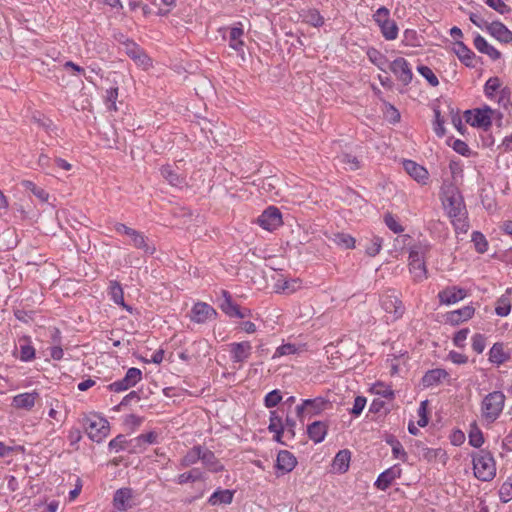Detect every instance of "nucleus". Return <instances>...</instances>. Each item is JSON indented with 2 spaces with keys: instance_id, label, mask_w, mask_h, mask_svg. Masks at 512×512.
<instances>
[{
  "instance_id": "obj_32",
  "label": "nucleus",
  "mask_w": 512,
  "mask_h": 512,
  "mask_svg": "<svg viewBox=\"0 0 512 512\" xmlns=\"http://www.w3.org/2000/svg\"><path fill=\"white\" fill-rule=\"evenodd\" d=\"M510 359V354L504 350V344L497 342L489 351V361L500 365Z\"/></svg>"
},
{
  "instance_id": "obj_13",
  "label": "nucleus",
  "mask_w": 512,
  "mask_h": 512,
  "mask_svg": "<svg viewBox=\"0 0 512 512\" xmlns=\"http://www.w3.org/2000/svg\"><path fill=\"white\" fill-rule=\"evenodd\" d=\"M381 306L393 319L400 318L404 313V306L397 296L393 294H384L381 296Z\"/></svg>"
},
{
  "instance_id": "obj_42",
  "label": "nucleus",
  "mask_w": 512,
  "mask_h": 512,
  "mask_svg": "<svg viewBox=\"0 0 512 512\" xmlns=\"http://www.w3.org/2000/svg\"><path fill=\"white\" fill-rule=\"evenodd\" d=\"M469 443L475 448H480L484 443L483 433L475 423L471 425L469 431Z\"/></svg>"
},
{
  "instance_id": "obj_31",
  "label": "nucleus",
  "mask_w": 512,
  "mask_h": 512,
  "mask_svg": "<svg viewBox=\"0 0 512 512\" xmlns=\"http://www.w3.org/2000/svg\"><path fill=\"white\" fill-rule=\"evenodd\" d=\"M512 288H507L505 294L499 297L495 303V313L500 317H506L511 312V300L509 295Z\"/></svg>"
},
{
  "instance_id": "obj_35",
  "label": "nucleus",
  "mask_w": 512,
  "mask_h": 512,
  "mask_svg": "<svg viewBox=\"0 0 512 512\" xmlns=\"http://www.w3.org/2000/svg\"><path fill=\"white\" fill-rule=\"evenodd\" d=\"M454 52L466 66H473L475 54L461 41H457L454 45Z\"/></svg>"
},
{
  "instance_id": "obj_40",
  "label": "nucleus",
  "mask_w": 512,
  "mask_h": 512,
  "mask_svg": "<svg viewBox=\"0 0 512 512\" xmlns=\"http://www.w3.org/2000/svg\"><path fill=\"white\" fill-rule=\"evenodd\" d=\"M243 30L238 27H232L229 29V46L236 50L242 51V47L244 45L242 41Z\"/></svg>"
},
{
  "instance_id": "obj_49",
  "label": "nucleus",
  "mask_w": 512,
  "mask_h": 512,
  "mask_svg": "<svg viewBox=\"0 0 512 512\" xmlns=\"http://www.w3.org/2000/svg\"><path fill=\"white\" fill-rule=\"evenodd\" d=\"M417 71L428 81L431 86L436 87L439 85L437 76L428 66L419 65L417 67Z\"/></svg>"
},
{
  "instance_id": "obj_25",
  "label": "nucleus",
  "mask_w": 512,
  "mask_h": 512,
  "mask_svg": "<svg viewBox=\"0 0 512 512\" xmlns=\"http://www.w3.org/2000/svg\"><path fill=\"white\" fill-rule=\"evenodd\" d=\"M109 295L115 304L121 305L129 313L133 312V308L124 302V292L118 281H110Z\"/></svg>"
},
{
  "instance_id": "obj_48",
  "label": "nucleus",
  "mask_w": 512,
  "mask_h": 512,
  "mask_svg": "<svg viewBox=\"0 0 512 512\" xmlns=\"http://www.w3.org/2000/svg\"><path fill=\"white\" fill-rule=\"evenodd\" d=\"M501 82L498 77H491L489 78L484 86L485 95L492 99L495 97L496 91L500 88Z\"/></svg>"
},
{
  "instance_id": "obj_55",
  "label": "nucleus",
  "mask_w": 512,
  "mask_h": 512,
  "mask_svg": "<svg viewBox=\"0 0 512 512\" xmlns=\"http://www.w3.org/2000/svg\"><path fill=\"white\" fill-rule=\"evenodd\" d=\"M296 351H297V348L295 345L290 344V343L284 344V345H281L276 348L275 352L272 355V358L285 356V355H291V354L296 353Z\"/></svg>"
},
{
  "instance_id": "obj_12",
  "label": "nucleus",
  "mask_w": 512,
  "mask_h": 512,
  "mask_svg": "<svg viewBox=\"0 0 512 512\" xmlns=\"http://www.w3.org/2000/svg\"><path fill=\"white\" fill-rule=\"evenodd\" d=\"M126 54L135 62V64L144 70L151 67V59L134 42H126Z\"/></svg>"
},
{
  "instance_id": "obj_58",
  "label": "nucleus",
  "mask_w": 512,
  "mask_h": 512,
  "mask_svg": "<svg viewBox=\"0 0 512 512\" xmlns=\"http://www.w3.org/2000/svg\"><path fill=\"white\" fill-rule=\"evenodd\" d=\"M406 46H417V32L413 29H406L403 33V41Z\"/></svg>"
},
{
  "instance_id": "obj_39",
  "label": "nucleus",
  "mask_w": 512,
  "mask_h": 512,
  "mask_svg": "<svg viewBox=\"0 0 512 512\" xmlns=\"http://www.w3.org/2000/svg\"><path fill=\"white\" fill-rule=\"evenodd\" d=\"M161 175L171 184L172 186H179L184 182L183 177L177 174L176 170L166 165L161 168Z\"/></svg>"
},
{
  "instance_id": "obj_10",
  "label": "nucleus",
  "mask_w": 512,
  "mask_h": 512,
  "mask_svg": "<svg viewBox=\"0 0 512 512\" xmlns=\"http://www.w3.org/2000/svg\"><path fill=\"white\" fill-rule=\"evenodd\" d=\"M142 378L140 369L132 367L128 369L123 379L115 381L107 386V388L114 392H122L135 386Z\"/></svg>"
},
{
  "instance_id": "obj_21",
  "label": "nucleus",
  "mask_w": 512,
  "mask_h": 512,
  "mask_svg": "<svg viewBox=\"0 0 512 512\" xmlns=\"http://www.w3.org/2000/svg\"><path fill=\"white\" fill-rule=\"evenodd\" d=\"M475 313V309L472 306H465L461 309H457L451 312H448L446 315V320L451 325H459L460 323L467 321L473 317Z\"/></svg>"
},
{
  "instance_id": "obj_3",
  "label": "nucleus",
  "mask_w": 512,
  "mask_h": 512,
  "mask_svg": "<svg viewBox=\"0 0 512 512\" xmlns=\"http://www.w3.org/2000/svg\"><path fill=\"white\" fill-rule=\"evenodd\" d=\"M473 471L481 481H491L496 476L495 460L489 451L480 450L473 455Z\"/></svg>"
},
{
  "instance_id": "obj_34",
  "label": "nucleus",
  "mask_w": 512,
  "mask_h": 512,
  "mask_svg": "<svg viewBox=\"0 0 512 512\" xmlns=\"http://www.w3.org/2000/svg\"><path fill=\"white\" fill-rule=\"evenodd\" d=\"M351 453L349 450H340L334 457L332 467L339 473H344L349 468Z\"/></svg>"
},
{
  "instance_id": "obj_41",
  "label": "nucleus",
  "mask_w": 512,
  "mask_h": 512,
  "mask_svg": "<svg viewBox=\"0 0 512 512\" xmlns=\"http://www.w3.org/2000/svg\"><path fill=\"white\" fill-rule=\"evenodd\" d=\"M381 33L386 40H395L398 36V26L394 20L386 21L379 26Z\"/></svg>"
},
{
  "instance_id": "obj_7",
  "label": "nucleus",
  "mask_w": 512,
  "mask_h": 512,
  "mask_svg": "<svg viewBox=\"0 0 512 512\" xmlns=\"http://www.w3.org/2000/svg\"><path fill=\"white\" fill-rule=\"evenodd\" d=\"M330 402L323 397L314 399H305L300 405L296 406V415L302 421L305 414L317 415L326 410Z\"/></svg>"
},
{
  "instance_id": "obj_20",
  "label": "nucleus",
  "mask_w": 512,
  "mask_h": 512,
  "mask_svg": "<svg viewBox=\"0 0 512 512\" xmlns=\"http://www.w3.org/2000/svg\"><path fill=\"white\" fill-rule=\"evenodd\" d=\"M297 464L296 457L287 450L279 451L276 459V468L284 473L291 472Z\"/></svg>"
},
{
  "instance_id": "obj_28",
  "label": "nucleus",
  "mask_w": 512,
  "mask_h": 512,
  "mask_svg": "<svg viewBox=\"0 0 512 512\" xmlns=\"http://www.w3.org/2000/svg\"><path fill=\"white\" fill-rule=\"evenodd\" d=\"M268 429L270 432L274 433L273 439L275 441L284 444V442L281 441V437L284 434V424L282 417L278 415L277 411L270 412V423Z\"/></svg>"
},
{
  "instance_id": "obj_53",
  "label": "nucleus",
  "mask_w": 512,
  "mask_h": 512,
  "mask_svg": "<svg viewBox=\"0 0 512 512\" xmlns=\"http://www.w3.org/2000/svg\"><path fill=\"white\" fill-rule=\"evenodd\" d=\"M499 498L503 503H507L512 499V482H504L499 489Z\"/></svg>"
},
{
  "instance_id": "obj_47",
  "label": "nucleus",
  "mask_w": 512,
  "mask_h": 512,
  "mask_svg": "<svg viewBox=\"0 0 512 512\" xmlns=\"http://www.w3.org/2000/svg\"><path fill=\"white\" fill-rule=\"evenodd\" d=\"M387 443L391 445L392 453L395 458H399L402 461H406L407 453L404 450L402 444L397 439H395L394 437H391V438L387 439Z\"/></svg>"
},
{
  "instance_id": "obj_38",
  "label": "nucleus",
  "mask_w": 512,
  "mask_h": 512,
  "mask_svg": "<svg viewBox=\"0 0 512 512\" xmlns=\"http://www.w3.org/2000/svg\"><path fill=\"white\" fill-rule=\"evenodd\" d=\"M331 242L344 249H352L355 247V239L346 233H334L330 237Z\"/></svg>"
},
{
  "instance_id": "obj_61",
  "label": "nucleus",
  "mask_w": 512,
  "mask_h": 512,
  "mask_svg": "<svg viewBox=\"0 0 512 512\" xmlns=\"http://www.w3.org/2000/svg\"><path fill=\"white\" fill-rule=\"evenodd\" d=\"M365 405H366V398L363 396H357L354 400L353 407L350 411L351 414H353L354 416H359L362 413Z\"/></svg>"
},
{
  "instance_id": "obj_52",
  "label": "nucleus",
  "mask_w": 512,
  "mask_h": 512,
  "mask_svg": "<svg viewBox=\"0 0 512 512\" xmlns=\"http://www.w3.org/2000/svg\"><path fill=\"white\" fill-rule=\"evenodd\" d=\"M338 160L341 163L348 165L350 170H357L360 168L359 160L357 159L356 156H353L351 154H342L338 156Z\"/></svg>"
},
{
  "instance_id": "obj_26",
  "label": "nucleus",
  "mask_w": 512,
  "mask_h": 512,
  "mask_svg": "<svg viewBox=\"0 0 512 512\" xmlns=\"http://www.w3.org/2000/svg\"><path fill=\"white\" fill-rule=\"evenodd\" d=\"M232 358L235 362H242L246 360L252 351V346L249 342L232 343L230 345Z\"/></svg>"
},
{
  "instance_id": "obj_11",
  "label": "nucleus",
  "mask_w": 512,
  "mask_h": 512,
  "mask_svg": "<svg viewBox=\"0 0 512 512\" xmlns=\"http://www.w3.org/2000/svg\"><path fill=\"white\" fill-rule=\"evenodd\" d=\"M389 69L403 84L408 85L413 79V73L408 61L403 57H398L389 64Z\"/></svg>"
},
{
  "instance_id": "obj_30",
  "label": "nucleus",
  "mask_w": 512,
  "mask_h": 512,
  "mask_svg": "<svg viewBox=\"0 0 512 512\" xmlns=\"http://www.w3.org/2000/svg\"><path fill=\"white\" fill-rule=\"evenodd\" d=\"M201 461L209 471L219 472L223 470V465L216 458L215 454L204 447H202Z\"/></svg>"
},
{
  "instance_id": "obj_24",
  "label": "nucleus",
  "mask_w": 512,
  "mask_h": 512,
  "mask_svg": "<svg viewBox=\"0 0 512 512\" xmlns=\"http://www.w3.org/2000/svg\"><path fill=\"white\" fill-rule=\"evenodd\" d=\"M133 492L130 488H121L115 492L114 495V506L118 510L125 511L132 506L131 500Z\"/></svg>"
},
{
  "instance_id": "obj_62",
  "label": "nucleus",
  "mask_w": 512,
  "mask_h": 512,
  "mask_svg": "<svg viewBox=\"0 0 512 512\" xmlns=\"http://www.w3.org/2000/svg\"><path fill=\"white\" fill-rule=\"evenodd\" d=\"M35 357V349L30 345H22L20 351V359L22 361H30Z\"/></svg>"
},
{
  "instance_id": "obj_14",
  "label": "nucleus",
  "mask_w": 512,
  "mask_h": 512,
  "mask_svg": "<svg viewBox=\"0 0 512 512\" xmlns=\"http://www.w3.org/2000/svg\"><path fill=\"white\" fill-rule=\"evenodd\" d=\"M217 315L216 310L205 302H197L191 310V320L196 323H204Z\"/></svg>"
},
{
  "instance_id": "obj_45",
  "label": "nucleus",
  "mask_w": 512,
  "mask_h": 512,
  "mask_svg": "<svg viewBox=\"0 0 512 512\" xmlns=\"http://www.w3.org/2000/svg\"><path fill=\"white\" fill-rule=\"evenodd\" d=\"M384 223L394 233L399 234L404 231V227L399 223L398 219L390 212L384 214Z\"/></svg>"
},
{
  "instance_id": "obj_57",
  "label": "nucleus",
  "mask_w": 512,
  "mask_h": 512,
  "mask_svg": "<svg viewBox=\"0 0 512 512\" xmlns=\"http://www.w3.org/2000/svg\"><path fill=\"white\" fill-rule=\"evenodd\" d=\"M118 98V88H111L106 91V104L110 110H117L116 100Z\"/></svg>"
},
{
  "instance_id": "obj_15",
  "label": "nucleus",
  "mask_w": 512,
  "mask_h": 512,
  "mask_svg": "<svg viewBox=\"0 0 512 512\" xmlns=\"http://www.w3.org/2000/svg\"><path fill=\"white\" fill-rule=\"evenodd\" d=\"M402 469L399 465H394L388 469H386L384 472H382L376 482L375 486L380 490H386L390 487V485L393 483V481L401 476Z\"/></svg>"
},
{
  "instance_id": "obj_46",
  "label": "nucleus",
  "mask_w": 512,
  "mask_h": 512,
  "mask_svg": "<svg viewBox=\"0 0 512 512\" xmlns=\"http://www.w3.org/2000/svg\"><path fill=\"white\" fill-rule=\"evenodd\" d=\"M472 242L474 243L475 249L478 253H485L488 249V242L485 236L478 231L472 233Z\"/></svg>"
},
{
  "instance_id": "obj_2",
  "label": "nucleus",
  "mask_w": 512,
  "mask_h": 512,
  "mask_svg": "<svg viewBox=\"0 0 512 512\" xmlns=\"http://www.w3.org/2000/svg\"><path fill=\"white\" fill-rule=\"evenodd\" d=\"M505 400L506 396L502 391H493L487 394L481 402L482 418L488 423L495 422L504 409Z\"/></svg>"
},
{
  "instance_id": "obj_18",
  "label": "nucleus",
  "mask_w": 512,
  "mask_h": 512,
  "mask_svg": "<svg viewBox=\"0 0 512 512\" xmlns=\"http://www.w3.org/2000/svg\"><path fill=\"white\" fill-rule=\"evenodd\" d=\"M222 300L219 303L220 309L230 317L244 318L245 313H243L240 308L232 302L231 295L226 290H221Z\"/></svg>"
},
{
  "instance_id": "obj_44",
  "label": "nucleus",
  "mask_w": 512,
  "mask_h": 512,
  "mask_svg": "<svg viewBox=\"0 0 512 512\" xmlns=\"http://www.w3.org/2000/svg\"><path fill=\"white\" fill-rule=\"evenodd\" d=\"M369 60L375 64L379 69L386 72L385 66L388 63L387 58L376 49H371L367 53Z\"/></svg>"
},
{
  "instance_id": "obj_16",
  "label": "nucleus",
  "mask_w": 512,
  "mask_h": 512,
  "mask_svg": "<svg viewBox=\"0 0 512 512\" xmlns=\"http://www.w3.org/2000/svg\"><path fill=\"white\" fill-rule=\"evenodd\" d=\"M487 32L503 43H509L512 41V32L501 22L493 21L486 25Z\"/></svg>"
},
{
  "instance_id": "obj_63",
  "label": "nucleus",
  "mask_w": 512,
  "mask_h": 512,
  "mask_svg": "<svg viewBox=\"0 0 512 512\" xmlns=\"http://www.w3.org/2000/svg\"><path fill=\"white\" fill-rule=\"evenodd\" d=\"M468 334H469V329L468 328H464V329H461L459 330L454 338H453V342L456 346L458 347H463L464 344H465V341L468 337Z\"/></svg>"
},
{
  "instance_id": "obj_19",
  "label": "nucleus",
  "mask_w": 512,
  "mask_h": 512,
  "mask_svg": "<svg viewBox=\"0 0 512 512\" xmlns=\"http://www.w3.org/2000/svg\"><path fill=\"white\" fill-rule=\"evenodd\" d=\"M328 424L323 421H314L307 426V434L310 440L318 444L324 441L327 432Z\"/></svg>"
},
{
  "instance_id": "obj_17",
  "label": "nucleus",
  "mask_w": 512,
  "mask_h": 512,
  "mask_svg": "<svg viewBox=\"0 0 512 512\" xmlns=\"http://www.w3.org/2000/svg\"><path fill=\"white\" fill-rule=\"evenodd\" d=\"M438 297L440 303L450 305L464 299L466 297V291L456 286L447 287L439 292Z\"/></svg>"
},
{
  "instance_id": "obj_27",
  "label": "nucleus",
  "mask_w": 512,
  "mask_h": 512,
  "mask_svg": "<svg viewBox=\"0 0 512 512\" xmlns=\"http://www.w3.org/2000/svg\"><path fill=\"white\" fill-rule=\"evenodd\" d=\"M448 377V373L444 369L436 368L429 370L422 378L424 387H432L441 383V381Z\"/></svg>"
},
{
  "instance_id": "obj_54",
  "label": "nucleus",
  "mask_w": 512,
  "mask_h": 512,
  "mask_svg": "<svg viewBox=\"0 0 512 512\" xmlns=\"http://www.w3.org/2000/svg\"><path fill=\"white\" fill-rule=\"evenodd\" d=\"M486 4L500 14H506L511 11V8L502 0H486Z\"/></svg>"
},
{
  "instance_id": "obj_36",
  "label": "nucleus",
  "mask_w": 512,
  "mask_h": 512,
  "mask_svg": "<svg viewBox=\"0 0 512 512\" xmlns=\"http://www.w3.org/2000/svg\"><path fill=\"white\" fill-rule=\"evenodd\" d=\"M233 495L234 492L229 489L217 490L210 496L208 503L212 506L230 504L233 500Z\"/></svg>"
},
{
  "instance_id": "obj_50",
  "label": "nucleus",
  "mask_w": 512,
  "mask_h": 512,
  "mask_svg": "<svg viewBox=\"0 0 512 512\" xmlns=\"http://www.w3.org/2000/svg\"><path fill=\"white\" fill-rule=\"evenodd\" d=\"M383 240L378 236H374L368 245H366L365 251L368 256H376L382 248Z\"/></svg>"
},
{
  "instance_id": "obj_29",
  "label": "nucleus",
  "mask_w": 512,
  "mask_h": 512,
  "mask_svg": "<svg viewBox=\"0 0 512 512\" xmlns=\"http://www.w3.org/2000/svg\"><path fill=\"white\" fill-rule=\"evenodd\" d=\"M474 46L479 52L488 55L492 60H498L501 57V53L490 45L481 35H477L474 38Z\"/></svg>"
},
{
  "instance_id": "obj_22",
  "label": "nucleus",
  "mask_w": 512,
  "mask_h": 512,
  "mask_svg": "<svg viewBox=\"0 0 512 512\" xmlns=\"http://www.w3.org/2000/svg\"><path fill=\"white\" fill-rule=\"evenodd\" d=\"M39 397L37 392L21 393L13 397L12 406L17 409L31 410Z\"/></svg>"
},
{
  "instance_id": "obj_4",
  "label": "nucleus",
  "mask_w": 512,
  "mask_h": 512,
  "mask_svg": "<svg viewBox=\"0 0 512 512\" xmlns=\"http://www.w3.org/2000/svg\"><path fill=\"white\" fill-rule=\"evenodd\" d=\"M429 252L427 244L414 245L409 253V270L415 281H422L427 278L425 256Z\"/></svg>"
},
{
  "instance_id": "obj_37",
  "label": "nucleus",
  "mask_w": 512,
  "mask_h": 512,
  "mask_svg": "<svg viewBox=\"0 0 512 512\" xmlns=\"http://www.w3.org/2000/svg\"><path fill=\"white\" fill-rule=\"evenodd\" d=\"M202 446L196 445L192 447L187 453L182 457L180 461V467L186 468L196 464L199 460H201Z\"/></svg>"
},
{
  "instance_id": "obj_51",
  "label": "nucleus",
  "mask_w": 512,
  "mask_h": 512,
  "mask_svg": "<svg viewBox=\"0 0 512 512\" xmlns=\"http://www.w3.org/2000/svg\"><path fill=\"white\" fill-rule=\"evenodd\" d=\"M282 400V394L280 390L276 389L269 392L264 398V404L267 408L275 407Z\"/></svg>"
},
{
  "instance_id": "obj_8",
  "label": "nucleus",
  "mask_w": 512,
  "mask_h": 512,
  "mask_svg": "<svg viewBox=\"0 0 512 512\" xmlns=\"http://www.w3.org/2000/svg\"><path fill=\"white\" fill-rule=\"evenodd\" d=\"M283 224L282 213L275 206L267 207L258 217V225L268 231L273 232Z\"/></svg>"
},
{
  "instance_id": "obj_43",
  "label": "nucleus",
  "mask_w": 512,
  "mask_h": 512,
  "mask_svg": "<svg viewBox=\"0 0 512 512\" xmlns=\"http://www.w3.org/2000/svg\"><path fill=\"white\" fill-rule=\"evenodd\" d=\"M203 479V474L199 469H192L188 472L182 473L177 477L178 484H185L188 482H196Z\"/></svg>"
},
{
  "instance_id": "obj_5",
  "label": "nucleus",
  "mask_w": 512,
  "mask_h": 512,
  "mask_svg": "<svg viewBox=\"0 0 512 512\" xmlns=\"http://www.w3.org/2000/svg\"><path fill=\"white\" fill-rule=\"evenodd\" d=\"M85 430L91 440L99 443L107 436L109 423L106 419L94 415L85 419Z\"/></svg>"
},
{
  "instance_id": "obj_60",
  "label": "nucleus",
  "mask_w": 512,
  "mask_h": 512,
  "mask_svg": "<svg viewBox=\"0 0 512 512\" xmlns=\"http://www.w3.org/2000/svg\"><path fill=\"white\" fill-rule=\"evenodd\" d=\"M434 114H435L434 131L439 137H442L445 135L444 120L442 119L440 111L438 109H434Z\"/></svg>"
},
{
  "instance_id": "obj_1",
  "label": "nucleus",
  "mask_w": 512,
  "mask_h": 512,
  "mask_svg": "<svg viewBox=\"0 0 512 512\" xmlns=\"http://www.w3.org/2000/svg\"><path fill=\"white\" fill-rule=\"evenodd\" d=\"M445 209L456 231L466 233L469 228L467 221V211L462 196L455 188H450L445 192L443 200Z\"/></svg>"
},
{
  "instance_id": "obj_59",
  "label": "nucleus",
  "mask_w": 512,
  "mask_h": 512,
  "mask_svg": "<svg viewBox=\"0 0 512 512\" xmlns=\"http://www.w3.org/2000/svg\"><path fill=\"white\" fill-rule=\"evenodd\" d=\"M389 10L386 7H380L375 14L373 15V18L375 22L381 26L383 23H386V21H390L389 18Z\"/></svg>"
},
{
  "instance_id": "obj_64",
  "label": "nucleus",
  "mask_w": 512,
  "mask_h": 512,
  "mask_svg": "<svg viewBox=\"0 0 512 512\" xmlns=\"http://www.w3.org/2000/svg\"><path fill=\"white\" fill-rule=\"evenodd\" d=\"M426 406H427V401L426 400L422 401L420 404V407L418 409L419 420L417 423L420 427H425L428 424Z\"/></svg>"
},
{
  "instance_id": "obj_23",
  "label": "nucleus",
  "mask_w": 512,
  "mask_h": 512,
  "mask_svg": "<svg viewBox=\"0 0 512 512\" xmlns=\"http://www.w3.org/2000/svg\"><path fill=\"white\" fill-rule=\"evenodd\" d=\"M405 171L417 182L425 183L428 179V171L421 165L412 160H405L403 162Z\"/></svg>"
},
{
  "instance_id": "obj_6",
  "label": "nucleus",
  "mask_w": 512,
  "mask_h": 512,
  "mask_svg": "<svg viewBox=\"0 0 512 512\" xmlns=\"http://www.w3.org/2000/svg\"><path fill=\"white\" fill-rule=\"evenodd\" d=\"M494 114H497L498 118H502L501 113H497L495 110L486 106L483 109L476 110L475 114L472 115L470 110L465 112L466 122L471 126L480 127L487 130L492 124V117Z\"/></svg>"
},
{
  "instance_id": "obj_56",
  "label": "nucleus",
  "mask_w": 512,
  "mask_h": 512,
  "mask_svg": "<svg viewBox=\"0 0 512 512\" xmlns=\"http://www.w3.org/2000/svg\"><path fill=\"white\" fill-rule=\"evenodd\" d=\"M486 347V337L482 334H475L472 338V348L473 350L480 354L484 351Z\"/></svg>"
},
{
  "instance_id": "obj_9",
  "label": "nucleus",
  "mask_w": 512,
  "mask_h": 512,
  "mask_svg": "<svg viewBox=\"0 0 512 512\" xmlns=\"http://www.w3.org/2000/svg\"><path fill=\"white\" fill-rule=\"evenodd\" d=\"M114 228L118 233H123L130 237L132 244L135 248L142 249L148 254H153L155 252V247L148 245L147 238L143 233L133 228H130L122 223H116Z\"/></svg>"
},
{
  "instance_id": "obj_33",
  "label": "nucleus",
  "mask_w": 512,
  "mask_h": 512,
  "mask_svg": "<svg viewBox=\"0 0 512 512\" xmlns=\"http://www.w3.org/2000/svg\"><path fill=\"white\" fill-rule=\"evenodd\" d=\"M278 182L279 179L276 176H266L261 180V184H258V191L273 199L274 195H277L276 185Z\"/></svg>"
}]
</instances>
